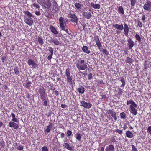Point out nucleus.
I'll return each mask as SVG.
<instances>
[{
    "label": "nucleus",
    "instance_id": "aec40b11",
    "mask_svg": "<svg viewBox=\"0 0 151 151\" xmlns=\"http://www.w3.org/2000/svg\"><path fill=\"white\" fill-rule=\"evenodd\" d=\"M52 126V124L51 123H50V125L47 126V128L45 130V132L47 133L50 132Z\"/></svg>",
    "mask_w": 151,
    "mask_h": 151
},
{
    "label": "nucleus",
    "instance_id": "423d86ee",
    "mask_svg": "<svg viewBox=\"0 0 151 151\" xmlns=\"http://www.w3.org/2000/svg\"><path fill=\"white\" fill-rule=\"evenodd\" d=\"M25 22L29 26L32 25L33 23V20L31 17H26L24 18Z\"/></svg>",
    "mask_w": 151,
    "mask_h": 151
},
{
    "label": "nucleus",
    "instance_id": "6ab92c4d",
    "mask_svg": "<svg viewBox=\"0 0 151 151\" xmlns=\"http://www.w3.org/2000/svg\"><path fill=\"white\" fill-rule=\"evenodd\" d=\"M126 136L128 138H132L133 137V135L132 133L129 130H128L126 132Z\"/></svg>",
    "mask_w": 151,
    "mask_h": 151
},
{
    "label": "nucleus",
    "instance_id": "a211bd4d",
    "mask_svg": "<svg viewBox=\"0 0 151 151\" xmlns=\"http://www.w3.org/2000/svg\"><path fill=\"white\" fill-rule=\"evenodd\" d=\"M124 34L126 36H127L129 32V27L126 24H124Z\"/></svg>",
    "mask_w": 151,
    "mask_h": 151
},
{
    "label": "nucleus",
    "instance_id": "4c0bfd02",
    "mask_svg": "<svg viewBox=\"0 0 151 151\" xmlns=\"http://www.w3.org/2000/svg\"><path fill=\"white\" fill-rule=\"evenodd\" d=\"M126 60L127 63L129 64L132 63L133 62L132 59L129 57H127Z\"/></svg>",
    "mask_w": 151,
    "mask_h": 151
},
{
    "label": "nucleus",
    "instance_id": "603ef678",
    "mask_svg": "<svg viewBox=\"0 0 151 151\" xmlns=\"http://www.w3.org/2000/svg\"><path fill=\"white\" fill-rule=\"evenodd\" d=\"M132 151H138L137 148L135 147V146L134 145H132Z\"/></svg>",
    "mask_w": 151,
    "mask_h": 151
},
{
    "label": "nucleus",
    "instance_id": "864d4df0",
    "mask_svg": "<svg viewBox=\"0 0 151 151\" xmlns=\"http://www.w3.org/2000/svg\"><path fill=\"white\" fill-rule=\"evenodd\" d=\"M41 97L42 101H44L46 98L45 95H41Z\"/></svg>",
    "mask_w": 151,
    "mask_h": 151
},
{
    "label": "nucleus",
    "instance_id": "79ce46f5",
    "mask_svg": "<svg viewBox=\"0 0 151 151\" xmlns=\"http://www.w3.org/2000/svg\"><path fill=\"white\" fill-rule=\"evenodd\" d=\"M53 41V43L55 45H58L59 44V41L57 39H54Z\"/></svg>",
    "mask_w": 151,
    "mask_h": 151
},
{
    "label": "nucleus",
    "instance_id": "9d476101",
    "mask_svg": "<svg viewBox=\"0 0 151 151\" xmlns=\"http://www.w3.org/2000/svg\"><path fill=\"white\" fill-rule=\"evenodd\" d=\"M48 48V50L50 52V54H49V55L48 56L47 58L48 60H50L52 57L53 50L52 48L51 47H49Z\"/></svg>",
    "mask_w": 151,
    "mask_h": 151
},
{
    "label": "nucleus",
    "instance_id": "6e6552de",
    "mask_svg": "<svg viewBox=\"0 0 151 151\" xmlns=\"http://www.w3.org/2000/svg\"><path fill=\"white\" fill-rule=\"evenodd\" d=\"M68 16L69 17L72 18L73 19L71 20V21L72 22H77V18L75 15L73 14H68Z\"/></svg>",
    "mask_w": 151,
    "mask_h": 151
},
{
    "label": "nucleus",
    "instance_id": "052dcab7",
    "mask_svg": "<svg viewBox=\"0 0 151 151\" xmlns=\"http://www.w3.org/2000/svg\"><path fill=\"white\" fill-rule=\"evenodd\" d=\"M118 92L120 94L122 93V90L121 89L119 88L118 89Z\"/></svg>",
    "mask_w": 151,
    "mask_h": 151
},
{
    "label": "nucleus",
    "instance_id": "de8ad7c7",
    "mask_svg": "<svg viewBox=\"0 0 151 151\" xmlns=\"http://www.w3.org/2000/svg\"><path fill=\"white\" fill-rule=\"evenodd\" d=\"M17 149L19 150H22L23 149V147L22 145H20L19 146L17 147Z\"/></svg>",
    "mask_w": 151,
    "mask_h": 151
},
{
    "label": "nucleus",
    "instance_id": "a19ab883",
    "mask_svg": "<svg viewBox=\"0 0 151 151\" xmlns=\"http://www.w3.org/2000/svg\"><path fill=\"white\" fill-rule=\"evenodd\" d=\"M38 41L39 44H40L41 45H43L44 43V42L43 41V40L40 37L38 38Z\"/></svg>",
    "mask_w": 151,
    "mask_h": 151
},
{
    "label": "nucleus",
    "instance_id": "b1692460",
    "mask_svg": "<svg viewBox=\"0 0 151 151\" xmlns=\"http://www.w3.org/2000/svg\"><path fill=\"white\" fill-rule=\"evenodd\" d=\"M136 103L134 102L133 101H127V105H128L129 104H131L130 105V106H134V105H135Z\"/></svg>",
    "mask_w": 151,
    "mask_h": 151
},
{
    "label": "nucleus",
    "instance_id": "5fc2aeb1",
    "mask_svg": "<svg viewBox=\"0 0 151 151\" xmlns=\"http://www.w3.org/2000/svg\"><path fill=\"white\" fill-rule=\"evenodd\" d=\"M116 132L120 134H123V131L122 130L117 129L116 130Z\"/></svg>",
    "mask_w": 151,
    "mask_h": 151
},
{
    "label": "nucleus",
    "instance_id": "f8f14e48",
    "mask_svg": "<svg viewBox=\"0 0 151 151\" xmlns=\"http://www.w3.org/2000/svg\"><path fill=\"white\" fill-rule=\"evenodd\" d=\"M9 127H13L15 129H17L19 128L18 124L14 122H10L9 124Z\"/></svg>",
    "mask_w": 151,
    "mask_h": 151
},
{
    "label": "nucleus",
    "instance_id": "20e7f679",
    "mask_svg": "<svg viewBox=\"0 0 151 151\" xmlns=\"http://www.w3.org/2000/svg\"><path fill=\"white\" fill-rule=\"evenodd\" d=\"M143 8L147 11H151V2L147 1L144 5Z\"/></svg>",
    "mask_w": 151,
    "mask_h": 151
},
{
    "label": "nucleus",
    "instance_id": "9b49d317",
    "mask_svg": "<svg viewBox=\"0 0 151 151\" xmlns=\"http://www.w3.org/2000/svg\"><path fill=\"white\" fill-rule=\"evenodd\" d=\"M64 147L70 150H73L74 149L73 146H70L69 143H64Z\"/></svg>",
    "mask_w": 151,
    "mask_h": 151
},
{
    "label": "nucleus",
    "instance_id": "72a5a7b5",
    "mask_svg": "<svg viewBox=\"0 0 151 151\" xmlns=\"http://www.w3.org/2000/svg\"><path fill=\"white\" fill-rule=\"evenodd\" d=\"M135 38L136 40H137L139 42H140L141 41V38L140 36L137 34L135 35Z\"/></svg>",
    "mask_w": 151,
    "mask_h": 151
},
{
    "label": "nucleus",
    "instance_id": "e433bc0d",
    "mask_svg": "<svg viewBox=\"0 0 151 151\" xmlns=\"http://www.w3.org/2000/svg\"><path fill=\"white\" fill-rule=\"evenodd\" d=\"M78 91L80 93H83L84 91V88L83 87H81L80 88H79L78 89Z\"/></svg>",
    "mask_w": 151,
    "mask_h": 151
},
{
    "label": "nucleus",
    "instance_id": "49530a36",
    "mask_svg": "<svg viewBox=\"0 0 151 151\" xmlns=\"http://www.w3.org/2000/svg\"><path fill=\"white\" fill-rule=\"evenodd\" d=\"M102 52L103 54H105L106 55L109 54V52L107 51L106 49H103Z\"/></svg>",
    "mask_w": 151,
    "mask_h": 151
},
{
    "label": "nucleus",
    "instance_id": "13d9d810",
    "mask_svg": "<svg viewBox=\"0 0 151 151\" xmlns=\"http://www.w3.org/2000/svg\"><path fill=\"white\" fill-rule=\"evenodd\" d=\"M88 79H89V80L91 79L92 78V74H91V73L89 74L88 75Z\"/></svg>",
    "mask_w": 151,
    "mask_h": 151
},
{
    "label": "nucleus",
    "instance_id": "69168bd1",
    "mask_svg": "<svg viewBox=\"0 0 151 151\" xmlns=\"http://www.w3.org/2000/svg\"><path fill=\"white\" fill-rule=\"evenodd\" d=\"M114 112V111H112V110H109L108 111V114H111V113L112 112Z\"/></svg>",
    "mask_w": 151,
    "mask_h": 151
},
{
    "label": "nucleus",
    "instance_id": "09e8293b",
    "mask_svg": "<svg viewBox=\"0 0 151 151\" xmlns=\"http://www.w3.org/2000/svg\"><path fill=\"white\" fill-rule=\"evenodd\" d=\"M42 151H48V149L47 147L45 146L42 147Z\"/></svg>",
    "mask_w": 151,
    "mask_h": 151
},
{
    "label": "nucleus",
    "instance_id": "a878e982",
    "mask_svg": "<svg viewBox=\"0 0 151 151\" xmlns=\"http://www.w3.org/2000/svg\"><path fill=\"white\" fill-rule=\"evenodd\" d=\"M118 11L119 13H121L122 14H124V11L122 6H120L118 7Z\"/></svg>",
    "mask_w": 151,
    "mask_h": 151
},
{
    "label": "nucleus",
    "instance_id": "f3484780",
    "mask_svg": "<svg viewBox=\"0 0 151 151\" xmlns=\"http://www.w3.org/2000/svg\"><path fill=\"white\" fill-rule=\"evenodd\" d=\"M50 28L51 31L53 34L55 35H57L58 34V32L57 31L56 29L53 26L50 25Z\"/></svg>",
    "mask_w": 151,
    "mask_h": 151
},
{
    "label": "nucleus",
    "instance_id": "f704fd0d",
    "mask_svg": "<svg viewBox=\"0 0 151 151\" xmlns=\"http://www.w3.org/2000/svg\"><path fill=\"white\" fill-rule=\"evenodd\" d=\"M120 116L121 118L122 119H125L126 116V114L124 112H122L120 113Z\"/></svg>",
    "mask_w": 151,
    "mask_h": 151
},
{
    "label": "nucleus",
    "instance_id": "4468645a",
    "mask_svg": "<svg viewBox=\"0 0 151 151\" xmlns=\"http://www.w3.org/2000/svg\"><path fill=\"white\" fill-rule=\"evenodd\" d=\"M113 27L119 30H122L124 29V27L122 24L119 25L117 24H114Z\"/></svg>",
    "mask_w": 151,
    "mask_h": 151
},
{
    "label": "nucleus",
    "instance_id": "412c9836",
    "mask_svg": "<svg viewBox=\"0 0 151 151\" xmlns=\"http://www.w3.org/2000/svg\"><path fill=\"white\" fill-rule=\"evenodd\" d=\"M96 45L98 47L99 49L101 47H102V45L101 44L99 38H98L95 41Z\"/></svg>",
    "mask_w": 151,
    "mask_h": 151
},
{
    "label": "nucleus",
    "instance_id": "f257e3e1",
    "mask_svg": "<svg viewBox=\"0 0 151 151\" xmlns=\"http://www.w3.org/2000/svg\"><path fill=\"white\" fill-rule=\"evenodd\" d=\"M76 64L77 68L79 70H84L87 67L86 63L84 60H77Z\"/></svg>",
    "mask_w": 151,
    "mask_h": 151
},
{
    "label": "nucleus",
    "instance_id": "0eeeda50",
    "mask_svg": "<svg viewBox=\"0 0 151 151\" xmlns=\"http://www.w3.org/2000/svg\"><path fill=\"white\" fill-rule=\"evenodd\" d=\"M137 106V105L136 104L135 105H134V106H130V112L133 114L135 115H136L137 114V110L135 108Z\"/></svg>",
    "mask_w": 151,
    "mask_h": 151
},
{
    "label": "nucleus",
    "instance_id": "e2e57ef3",
    "mask_svg": "<svg viewBox=\"0 0 151 151\" xmlns=\"http://www.w3.org/2000/svg\"><path fill=\"white\" fill-rule=\"evenodd\" d=\"M101 99H105L106 98V95H101Z\"/></svg>",
    "mask_w": 151,
    "mask_h": 151
},
{
    "label": "nucleus",
    "instance_id": "7c9ffc66",
    "mask_svg": "<svg viewBox=\"0 0 151 151\" xmlns=\"http://www.w3.org/2000/svg\"><path fill=\"white\" fill-rule=\"evenodd\" d=\"M14 72L15 73L16 75H18L19 74V72L18 70V67L15 66L14 67Z\"/></svg>",
    "mask_w": 151,
    "mask_h": 151
},
{
    "label": "nucleus",
    "instance_id": "393cba45",
    "mask_svg": "<svg viewBox=\"0 0 151 151\" xmlns=\"http://www.w3.org/2000/svg\"><path fill=\"white\" fill-rule=\"evenodd\" d=\"M24 13L28 17H34V16H33L32 14L29 11H24Z\"/></svg>",
    "mask_w": 151,
    "mask_h": 151
},
{
    "label": "nucleus",
    "instance_id": "a18cd8bd",
    "mask_svg": "<svg viewBox=\"0 0 151 151\" xmlns=\"http://www.w3.org/2000/svg\"><path fill=\"white\" fill-rule=\"evenodd\" d=\"M66 27L65 26V30H63L65 31L66 32L68 33V34H70L71 32L70 30V29H66Z\"/></svg>",
    "mask_w": 151,
    "mask_h": 151
},
{
    "label": "nucleus",
    "instance_id": "5701e85b",
    "mask_svg": "<svg viewBox=\"0 0 151 151\" xmlns=\"http://www.w3.org/2000/svg\"><path fill=\"white\" fill-rule=\"evenodd\" d=\"M75 137H76V139L80 141L81 140V134L79 132H78L76 134Z\"/></svg>",
    "mask_w": 151,
    "mask_h": 151
},
{
    "label": "nucleus",
    "instance_id": "39448f33",
    "mask_svg": "<svg viewBox=\"0 0 151 151\" xmlns=\"http://www.w3.org/2000/svg\"><path fill=\"white\" fill-rule=\"evenodd\" d=\"M27 63L29 66H31L32 67L35 68L37 67V65L35 62L33 60L29 59L28 60Z\"/></svg>",
    "mask_w": 151,
    "mask_h": 151
},
{
    "label": "nucleus",
    "instance_id": "8fccbe9b",
    "mask_svg": "<svg viewBox=\"0 0 151 151\" xmlns=\"http://www.w3.org/2000/svg\"><path fill=\"white\" fill-rule=\"evenodd\" d=\"M33 6L36 8H39V6L38 5V4L36 3H34L33 4Z\"/></svg>",
    "mask_w": 151,
    "mask_h": 151
},
{
    "label": "nucleus",
    "instance_id": "dca6fc26",
    "mask_svg": "<svg viewBox=\"0 0 151 151\" xmlns=\"http://www.w3.org/2000/svg\"><path fill=\"white\" fill-rule=\"evenodd\" d=\"M91 7L95 9H99L100 8V5L98 4H94L91 3Z\"/></svg>",
    "mask_w": 151,
    "mask_h": 151
},
{
    "label": "nucleus",
    "instance_id": "c03bdc74",
    "mask_svg": "<svg viewBox=\"0 0 151 151\" xmlns=\"http://www.w3.org/2000/svg\"><path fill=\"white\" fill-rule=\"evenodd\" d=\"M109 149L110 151H113L114 150V147L112 145H110L109 146Z\"/></svg>",
    "mask_w": 151,
    "mask_h": 151
},
{
    "label": "nucleus",
    "instance_id": "bf43d9fd",
    "mask_svg": "<svg viewBox=\"0 0 151 151\" xmlns=\"http://www.w3.org/2000/svg\"><path fill=\"white\" fill-rule=\"evenodd\" d=\"M64 137H65L64 134L63 133H61L60 134V137L62 138H64Z\"/></svg>",
    "mask_w": 151,
    "mask_h": 151
},
{
    "label": "nucleus",
    "instance_id": "bb28decb",
    "mask_svg": "<svg viewBox=\"0 0 151 151\" xmlns=\"http://www.w3.org/2000/svg\"><path fill=\"white\" fill-rule=\"evenodd\" d=\"M45 5L46 6V7L47 9L49 8L51 6V1L50 0H47V2L45 4Z\"/></svg>",
    "mask_w": 151,
    "mask_h": 151
},
{
    "label": "nucleus",
    "instance_id": "ddd939ff",
    "mask_svg": "<svg viewBox=\"0 0 151 151\" xmlns=\"http://www.w3.org/2000/svg\"><path fill=\"white\" fill-rule=\"evenodd\" d=\"M83 14L88 19H89L92 16L91 14L89 12H83Z\"/></svg>",
    "mask_w": 151,
    "mask_h": 151
},
{
    "label": "nucleus",
    "instance_id": "c9c22d12",
    "mask_svg": "<svg viewBox=\"0 0 151 151\" xmlns=\"http://www.w3.org/2000/svg\"><path fill=\"white\" fill-rule=\"evenodd\" d=\"M32 83L30 82H28L25 85V87L28 89H30L32 87L31 85Z\"/></svg>",
    "mask_w": 151,
    "mask_h": 151
},
{
    "label": "nucleus",
    "instance_id": "c756f323",
    "mask_svg": "<svg viewBox=\"0 0 151 151\" xmlns=\"http://www.w3.org/2000/svg\"><path fill=\"white\" fill-rule=\"evenodd\" d=\"M111 115L114 118V119L115 121L117 120V118L116 112L114 111L113 112H112Z\"/></svg>",
    "mask_w": 151,
    "mask_h": 151
},
{
    "label": "nucleus",
    "instance_id": "4d7b16f0",
    "mask_svg": "<svg viewBox=\"0 0 151 151\" xmlns=\"http://www.w3.org/2000/svg\"><path fill=\"white\" fill-rule=\"evenodd\" d=\"M35 14L37 16L40 15L41 13L39 11H36L35 12Z\"/></svg>",
    "mask_w": 151,
    "mask_h": 151
},
{
    "label": "nucleus",
    "instance_id": "4be33fe9",
    "mask_svg": "<svg viewBox=\"0 0 151 151\" xmlns=\"http://www.w3.org/2000/svg\"><path fill=\"white\" fill-rule=\"evenodd\" d=\"M128 45L129 49H131L134 46V42L131 40H130L128 41Z\"/></svg>",
    "mask_w": 151,
    "mask_h": 151
},
{
    "label": "nucleus",
    "instance_id": "ea45409f",
    "mask_svg": "<svg viewBox=\"0 0 151 151\" xmlns=\"http://www.w3.org/2000/svg\"><path fill=\"white\" fill-rule=\"evenodd\" d=\"M131 6H135L137 0H130Z\"/></svg>",
    "mask_w": 151,
    "mask_h": 151
},
{
    "label": "nucleus",
    "instance_id": "2eb2a0df",
    "mask_svg": "<svg viewBox=\"0 0 151 151\" xmlns=\"http://www.w3.org/2000/svg\"><path fill=\"white\" fill-rule=\"evenodd\" d=\"M82 51L85 53L89 54L90 53V51L88 50V47L86 46H83L82 47Z\"/></svg>",
    "mask_w": 151,
    "mask_h": 151
},
{
    "label": "nucleus",
    "instance_id": "2f4dec72",
    "mask_svg": "<svg viewBox=\"0 0 151 151\" xmlns=\"http://www.w3.org/2000/svg\"><path fill=\"white\" fill-rule=\"evenodd\" d=\"M120 81L122 83V84L121 86V87H124L125 84V81L123 78H121L120 79Z\"/></svg>",
    "mask_w": 151,
    "mask_h": 151
},
{
    "label": "nucleus",
    "instance_id": "774afa93",
    "mask_svg": "<svg viewBox=\"0 0 151 151\" xmlns=\"http://www.w3.org/2000/svg\"><path fill=\"white\" fill-rule=\"evenodd\" d=\"M105 151H110L109 147H106L105 149Z\"/></svg>",
    "mask_w": 151,
    "mask_h": 151
},
{
    "label": "nucleus",
    "instance_id": "473e14b6",
    "mask_svg": "<svg viewBox=\"0 0 151 151\" xmlns=\"http://www.w3.org/2000/svg\"><path fill=\"white\" fill-rule=\"evenodd\" d=\"M39 92L40 94H44L45 93L44 88L43 87L40 88L39 89Z\"/></svg>",
    "mask_w": 151,
    "mask_h": 151
},
{
    "label": "nucleus",
    "instance_id": "6e6d98bb",
    "mask_svg": "<svg viewBox=\"0 0 151 151\" xmlns=\"http://www.w3.org/2000/svg\"><path fill=\"white\" fill-rule=\"evenodd\" d=\"M138 25L140 27H142V23L140 21H139L138 22Z\"/></svg>",
    "mask_w": 151,
    "mask_h": 151
},
{
    "label": "nucleus",
    "instance_id": "cd10ccee",
    "mask_svg": "<svg viewBox=\"0 0 151 151\" xmlns=\"http://www.w3.org/2000/svg\"><path fill=\"white\" fill-rule=\"evenodd\" d=\"M11 116L12 118V121L14 122H17V120L16 118H15V115L14 114L12 113L11 114Z\"/></svg>",
    "mask_w": 151,
    "mask_h": 151
},
{
    "label": "nucleus",
    "instance_id": "c85d7f7f",
    "mask_svg": "<svg viewBox=\"0 0 151 151\" xmlns=\"http://www.w3.org/2000/svg\"><path fill=\"white\" fill-rule=\"evenodd\" d=\"M11 116L12 118V121L14 122H17V120L16 118H15V115L14 114L12 113L11 114Z\"/></svg>",
    "mask_w": 151,
    "mask_h": 151
},
{
    "label": "nucleus",
    "instance_id": "58836bf2",
    "mask_svg": "<svg viewBox=\"0 0 151 151\" xmlns=\"http://www.w3.org/2000/svg\"><path fill=\"white\" fill-rule=\"evenodd\" d=\"M75 6L78 9H80L81 8V4L78 3H76L75 4Z\"/></svg>",
    "mask_w": 151,
    "mask_h": 151
},
{
    "label": "nucleus",
    "instance_id": "f03ea898",
    "mask_svg": "<svg viewBox=\"0 0 151 151\" xmlns=\"http://www.w3.org/2000/svg\"><path fill=\"white\" fill-rule=\"evenodd\" d=\"M59 21L60 26L61 29L62 30H65V26H66V23L68 21V19L66 18L61 17L59 18Z\"/></svg>",
    "mask_w": 151,
    "mask_h": 151
},
{
    "label": "nucleus",
    "instance_id": "338daca9",
    "mask_svg": "<svg viewBox=\"0 0 151 151\" xmlns=\"http://www.w3.org/2000/svg\"><path fill=\"white\" fill-rule=\"evenodd\" d=\"M1 60H2V62H4V60L5 59V57H4V56L2 57H1Z\"/></svg>",
    "mask_w": 151,
    "mask_h": 151
},
{
    "label": "nucleus",
    "instance_id": "680f3d73",
    "mask_svg": "<svg viewBox=\"0 0 151 151\" xmlns=\"http://www.w3.org/2000/svg\"><path fill=\"white\" fill-rule=\"evenodd\" d=\"M61 107L62 108H64L67 107V106L65 104H61Z\"/></svg>",
    "mask_w": 151,
    "mask_h": 151
},
{
    "label": "nucleus",
    "instance_id": "3c124183",
    "mask_svg": "<svg viewBox=\"0 0 151 151\" xmlns=\"http://www.w3.org/2000/svg\"><path fill=\"white\" fill-rule=\"evenodd\" d=\"M72 133V132L70 130H68L67 131V136H68V137L70 136L71 135Z\"/></svg>",
    "mask_w": 151,
    "mask_h": 151
},
{
    "label": "nucleus",
    "instance_id": "0e129e2a",
    "mask_svg": "<svg viewBox=\"0 0 151 151\" xmlns=\"http://www.w3.org/2000/svg\"><path fill=\"white\" fill-rule=\"evenodd\" d=\"M47 101L46 100L44 102V104L43 105L44 106H47Z\"/></svg>",
    "mask_w": 151,
    "mask_h": 151
},
{
    "label": "nucleus",
    "instance_id": "1a4fd4ad",
    "mask_svg": "<svg viewBox=\"0 0 151 151\" xmlns=\"http://www.w3.org/2000/svg\"><path fill=\"white\" fill-rule=\"evenodd\" d=\"M81 104L83 107L87 109L90 108L92 106V104L90 103H87L85 101H82Z\"/></svg>",
    "mask_w": 151,
    "mask_h": 151
},
{
    "label": "nucleus",
    "instance_id": "7ed1b4c3",
    "mask_svg": "<svg viewBox=\"0 0 151 151\" xmlns=\"http://www.w3.org/2000/svg\"><path fill=\"white\" fill-rule=\"evenodd\" d=\"M65 74L67 78V82L68 83L71 84L72 83V79L70 75V72L69 69H67L65 71Z\"/></svg>",
    "mask_w": 151,
    "mask_h": 151
},
{
    "label": "nucleus",
    "instance_id": "37998d69",
    "mask_svg": "<svg viewBox=\"0 0 151 151\" xmlns=\"http://www.w3.org/2000/svg\"><path fill=\"white\" fill-rule=\"evenodd\" d=\"M5 142L3 140H1L0 141V146L1 147H4L5 146Z\"/></svg>",
    "mask_w": 151,
    "mask_h": 151
}]
</instances>
